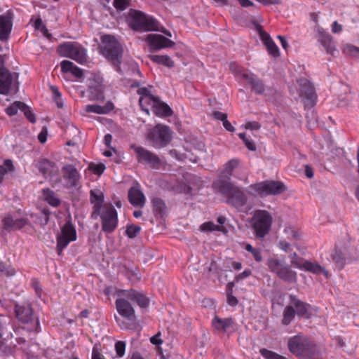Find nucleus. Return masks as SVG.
Segmentation results:
<instances>
[{
    "mask_svg": "<svg viewBox=\"0 0 359 359\" xmlns=\"http://www.w3.org/2000/svg\"><path fill=\"white\" fill-rule=\"evenodd\" d=\"M99 215L102 219V229L104 232L110 233L116 229L118 215L111 205L102 208V210L99 211Z\"/></svg>",
    "mask_w": 359,
    "mask_h": 359,
    "instance_id": "obj_13",
    "label": "nucleus"
},
{
    "mask_svg": "<svg viewBox=\"0 0 359 359\" xmlns=\"http://www.w3.org/2000/svg\"><path fill=\"white\" fill-rule=\"evenodd\" d=\"M269 269L276 273L280 279L294 283L297 280V273L290 269V266L276 257H273L267 260Z\"/></svg>",
    "mask_w": 359,
    "mask_h": 359,
    "instance_id": "obj_10",
    "label": "nucleus"
},
{
    "mask_svg": "<svg viewBox=\"0 0 359 359\" xmlns=\"http://www.w3.org/2000/svg\"><path fill=\"white\" fill-rule=\"evenodd\" d=\"M212 187L226 198L228 203L235 208H241L246 204L247 197L244 192L230 182L217 180L213 182Z\"/></svg>",
    "mask_w": 359,
    "mask_h": 359,
    "instance_id": "obj_2",
    "label": "nucleus"
},
{
    "mask_svg": "<svg viewBox=\"0 0 359 359\" xmlns=\"http://www.w3.org/2000/svg\"><path fill=\"white\" fill-rule=\"evenodd\" d=\"M21 111L24 113L25 116L31 123L36 122L34 114L30 111L29 108L25 104H24L22 110Z\"/></svg>",
    "mask_w": 359,
    "mask_h": 359,
    "instance_id": "obj_51",
    "label": "nucleus"
},
{
    "mask_svg": "<svg viewBox=\"0 0 359 359\" xmlns=\"http://www.w3.org/2000/svg\"><path fill=\"white\" fill-rule=\"evenodd\" d=\"M234 325V321L231 318H221L215 316L212 320V327L217 331L225 332Z\"/></svg>",
    "mask_w": 359,
    "mask_h": 359,
    "instance_id": "obj_27",
    "label": "nucleus"
},
{
    "mask_svg": "<svg viewBox=\"0 0 359 359\" xmlns=\"http://www.w3.org/2000/svg\"><path fill=\"white\" fill-rule=\"evenodd\" d=\"M0 271L6 273L8 276L13 275V271L8 267V266L3 263L0 262Z\"/></svg>",
    "mask_w": 359,
    "mask_h": 359,
    "instance_id": "obj_53",
    "label": "nucleus"
},
{
    "mask_svg": "<svg viewBox=\"0 0 359 359\" xmlns=\"http://www.w3.org/2000/svg\"><path fill=\"white\" fill-rule=\"evenodd\" d=\"M260 353L266 359H285V357L265 348L261 349Z\"/></svg>",
    "mask_w": 359,
    "mask_h": 359,
    "instance_id": "obj_46",
    "label": "nucleus"
},
{
    "mask_svg": "<svg viewBox=\"0 0 359 359\" xmlns=\"http://www.w3.org/2000/svg\"><path fill=\"white\" fill-rule=\"evenodd\" d=\"M244 143L249 150L255 151L256 149L255 144L252 142L250 141L248 139H245Z\"/></svg>",
    "mask_w": 359,
    "mask_h": 359,
    "instance_id": "obj_64",
    "label": "nucleus"
},
{
    "mask_svg": "<svg viewBox=\"0 0 359 359\" xmlns=\"http://www.w3.org/2000/svg\"><path fill=\"white\" fill-rule=\"evenodd\" d=\"M128 4V0H114V7L120 11L125 10Z\"/></svg>",
    "mask_w": 359,
    "mask_h": 359,
    "instance_id": "obj_52",
    "label": "nucleus"
},
{
    "mask_svg": "<svg viewBox=\"0 0 359 359\" xmlns=\"http://www.w3.org/2000/svg\"><path fill=\"white\" fill-rule=\"evenodd\" d=\"M128 200L130 203L136 207H143L146 198L138 186L132 187L128 190Z\"/></svg>",
    "mask_w": 359,
    "mask_h": 359,
    "instance_id": "obj_25",
    "label": "nucleus"
},
{
    "mask_svg": "<svg viewBox=\"0 0 359 359\" xmlns=\"http://www.w3.org/2000/svg\"><path fill=\"white\" fill-rule=\"evenodd\" d=\"M256 1L263 5L280 4L281 3L280 0H256Z\"/></svg>",
    "mask_w": 359,
    "mask_h": 359,
    "instance_id": "obj_62",
    "label": "nucleus"
},
{
    "mask_svg": "<svg viewBox=\"0 0 359 359\" xmlns=\"http://www.w3.org/2000/svg\"><path fill=\"white\" fill-rule=\"evenodd\" d=\"M131 148L135 152L139 162L147 163L154 168L160 167L161 161L155 154L142 147L132 145Z\"/></svg>",
    "mask_w": 359,
    "mask_h": 359,
    "instance_id": "obj_16",
    "label": "nucleus"
},
{
    "mask_svg": "<svg viewBox=\"0 0 359 359\" xmlns=\"http://www.w3.org/2000/svg\"><path fill=\"white\" fill-rule=\"evenodd\" d=\"M285 233L287 235V238L289 239H297L299 237L298 233L292 226H287L284 229Z\"/></svg>",
    "mask_w": 359,
    "mask_h": 359,
    "instance_id": "obj_48",
    "label": "nucleus"
},
{
    "mask_svg": "<svg viewBox=\"0 0 359 359\" xmlns=\"http://www.w3.org/2000/svg\"><path fill=\"white\" fill-rule=\"evenodd\" d=\"M330 256L338 269H341L344 266L345 258L341 251L335 249Z\"/></svg>",
    "mask_w": 359,
    "mask_h": 359,
    "instance_id": "obj_38",
    "label": "nucleus"
},
{
    "mask_svg": "<svg viewBox=\"0 0 359 359\" xmlns=\"http://www.w3.org/2000/svg\"><path fill=\"white\" fill-rule=\"evenodd\" d=\"M300 85L302 86L300 95L303 98L304 105L307 107H312L317 100L313 86L306 79L301 80Z\"/></svg>",
    "mask_w": 359,
    "mask_h": 359,
    "instance_id": "obj_17",
    "label": "nucleus"
},
{
    "mask_svg": "<svg viewBox=\"0 0 359 359\" xmlns=\"http://www.w3.org/2000/svg\"><path fill=\"white\" fill-rule=\"evenodd\" d=\"M61 69L65 73H72L76 78H81L83 76L81 69L76 66L72 62L69 60H63L60 63Z\"/></svg>",
    "mask_w": 359,
    "mask_h": 359,
    "instance_id": "obj_30",
    "label": "nucleus"
},
{
    "mask_svg": "<svg viewBox=\"0 0 359 359\" xmlns=\"http://www.w3.org/2000/svg\"><path fill=\"white\" fill-rule=\"evenodd\" d=\"M43 198L45 201L53 207H57L60 204V201L55 194L48 189H43Z\"/></svg>",
    "mask_w": 359,
    "mask_h": 359,
    "instance_id": "obj_35",
    "label": "nucleus"
},
{
    "mask_svg": "<svg viewBox=\"0 0 359 359\" xmlns=\"http://www.w3.org/2000/svg\"><path fill=\"white\" fill-rule=\"evenodd\" d=\"M150 59L156 63L161 64L168 67H173L174 65L173 61L168 55H153L150 56Z\"/></svg>",
    "mask_w": 359,
    "mask_h": 359,
    "instance_id": "obj_37",
    "label": "nucleus"
},
{
    "mask_svg": "<svg viewBox=\"0 0 359 359\" xmlns=\"http://www.w3.org/2000/svg\"><path fill=\"white\" fill-rule=\"evenodd\" d=\"M152 205L154 211L156 215L163 216L166 212V205L163 201L159 198H154L152 199Z\"/></svg>",
    "mask_w": 359,
    "mask_h": 359,
    "instance_id": "obj_36",
    "label": "nucleus"
},
{
    "mask_svg": "<svg viewBox=\"0 0 359 359\" xmlns=\"http://www.w3.org/2000/svg\"><path fill=\"white\" fill-rule=\"evenodd\" d=\"M147 139L154 147H163L171 140V131L168 126L158 124L148 132Z\"/></svg>",
    "mask_w": 359,
    "mask_h": 359,
    "instance_id": "obj_12",
    "label": "nucleus"
},
{
    "mask_svg": "<svg viewBox=\"0 0 359 359\" xmlns=\"http://www.w3.org/2000/svg\"><path fill=\"white\" fill-rule=\"evenodd\" d=\"M151 110L156 116L160 117H168L172 114V110L171 108L167 104L162 102L159 97Z\"/></svg>",
    "mask_w": 359,
    "mask_h": 359,
    "instance_id": "obj_29",
    "label": "nucleus"
},
{
    "mask_svg": "<svg viewBox=\"0 0 359 359\" xmlns=\"http://www.w3.org/2000/svg\"><path fill=\"white\" fill-rule=\"evenodd\" d=\"M130 25L135 30L153 31L158 29L157 22L153 18L138 11L131 13Z\"/></svg>",
    "mask_w": 359,
    "mask_h": 359,
    "instance_id": "obj_11",
    "label": "nucleus"
},
{
    "mask_svg": "<svg viewBox=\"0 0 359 359\" xmlns=\"http://www.w3.org/2000/svg\"><path fill=\"white\" fill-rule=\"evenodd\" d=\"M227 302H228V304L231 306H236L238 304L237 299L231 294H228Z\"/></svg>",
    "mask_w": 359,
    "mask_h": 359,
    "instance_id": "obj_63",
    "label": "nucleus"
},
{
    "mask_svg": "<svg viewBox=\"0 0 359 359\" xmlns=\"http://www.w3.org/2000/svg\"><path fill=\"white\" fill-rule=\"evenodd\" d=\"M114 108L112 103L109 102L104 106H100L97 104H88L85 107L87 112L95 113L98 114H104L109 112Z\"/></svg>",
    "mask_w": 359,
    "mask_h": 359,
    "instance_id": "obj_33",
    "label": "nucleus"
},
{
    "mask_svg": "<svg viewBox=\"0 0 359 359\" xmlns=\"http://www.w3.org/2000/svg\"><path fill=\"white\" fill-rule=\"evenodd\" d=\"M278 247L283 251L287 252L290 248V244L285 241H280L278 243Z\"/></svg>",
    "mask_w": 359,
    "mask_h": 359,
    "instance_id": "obj_56",
    "label": "nucleus"
},
{
    "mask_svg": "<svg viewBox=\"0 0 359 359\" xmlns=\"http://www.w3.org/2000/svg\"><path fill=\"white\" fill-rule=\"evenodd\" d=\"M58 53L66 57H69L81 65L87 62L86 50L76 42H65L57 48Z\"/></svg>",
    "mask_w": 359,
    "mask_h": 359,
    "instance_id": "obj_8",
    "label": "nucleus"
},
{
    "mask_svg": "<svg viewBox=\"0 0 359 359\" xmlns=\"http://www.w3.org/2000/svg\"><path fill=\"white\" fill-rule=\"evenodd\" d=\"M24 104L25 103L22 102H15L13 104L6 109V113L8 116L15 115L18 110H22Z\"/></svg>",
    "mask_w": 359,
    "mask_h": 359,
    "instance_id": "obj_41",
    "label": "nucleus"
},
{
    "mask_svg": "<svg viewBox=\"0 0 359 359\" xmlns=\"http://www.w3.org/2000/svg\"><path fill=\"white\" fill-rule=\"evenodd\" d=\"M103 90L102 79L100 77L94 76L90 79L88 91L93 99L100 100L103 98Z\"/></svg>",
    "mask_w": 359,
    "mask_h": 359,
    "instance_id": "obj_21",
    "label": "nucleus"
},
{
    "mask_svg": "<svg viewBox=\"0 0 359 359\" xmlns=\"http://www.w3.org/2000/svg\"><path fill=\"white\" fill-rule=\"evenodd\" d=\"M18 76L8 70L0 74V94L11 95L18 91Z\"/></svg>",
    "mask_w": 359,
    "mask_h": 359,
    "instance_id": "obj_15",
    "label": "nucleus"
},
{
    "mask_svg": "<svg viewBox=\"0 0 359 359\" xmlns=\"http://www.w3.org/2000/svg\"><path fill=\"white\" fill-rule=\"evenodd\" d=\"M258 32L259 37L263 43L266 46L269 53L273 57L279 56V49L269 34L264 31L260 27H258Z\"/></svg>",
    "mask_w": 359,
    "mask_h": 359,
    "instance_id": "obj_22",
    "label": "nucleus"
},
{
    "mask_svg": "<svg viewBox=\"0 0 359 359\" xmlns=\"http://www.w3.org/2000/svg\"><path fill=\"white\" fill-rule=\"evenodd\" d=\"M14 170L13 162L10 159L4 161L2 165L0 166V182L4 180V175Z\"/></svg>",
    "mask_w": 359,
    "mask_h": 359,
    "instance_id": "obj_39",
    "label": "nucleus"
},
{
    "mask_svg": "<svg viewBox=\"0 0 359 359\" xmlns=\"http://www.w3.org/2000/svg\"><path fill=\"white\" fill-rule=\"evenodd\" d=\"M35 27L37 29L40 30L43 34V35H45L47 37H49L50 34H48V31L46 27L43 23L41 19H37L35 21Z\"/></svg>",
    "mask_w": 359,
    "mask_h": 359,
    "instance_id": "obj_50",
    "label": "nucleus"
},
{
    "mask_svg": "<svg viewBox=\"0 0 359 359\" xmlns=\"http://www.w3.org/2000/svg\"><path fill=\"white\" fill-rule=\"evenodd\" d=\"M245 249L252 255L256 262H259L262 260V256L259 249L253 248L250 244H246Z\"/></svg>",
    "mask_w": 359,
    "mask_h": 359,
    "instance_id": "obj_45",
    "label": "nucleus"
},
{
    "mask_svg": "<svg viewBox=\"0 0 359 359\" xmlns=\"http://www.w3.org/2000/svg\"><path fill=\"white\" fill-rule=\"evenodd\" d=\"M50 88L53 93V99L56 103L57 107L58 108H62L64 107V102L57 88L55 86H51Z\"/></svg>",
    "mask_w": 359,
    "mask_h": 359,
    "instance_id": "obj_44",
    "label": "nucleus"
},
{
    "mask_svg": "<svg viewBox=\"0 0 359 359\" xmlns=\"http://www.w3.org/2000/svg\"><path fill=\"white\" fill-rule=\"evenodd\" d=\"M250 223L256 237L264 238L271 230L273 217L268 211L257 210L254 212Z\"/></svg>",
    "mask_w": 359,
    "mask_h": 359,
    "instance_id": "obj_6",
    "label": "nucleus"
},
{
    "mask_svg": "<svg viewBox=\"0 0 359 359\" xmlns=\"http://www.w3.org/2000/svg\"><path fill=\"white\" fill-rule=\"evenodd\" d=\"M15 312L20 321L27 323L32 319L33 311L29 304H15Z\"/></svg>",
    "mask_w": 359,
    "mask_h": 359,
    "instance_id": "obj_23",
    "label": "nucleus"
},
{
    "mask_svg": "<svg viewBox=\"0 0 359 359\" xmlns=\"http://www.w3.org/2000/svg\"><path fill=\"white\" fill-rule=\"evenodd\" d=\"M76 231L70 221L66 222L61 228V233L57 237V252L60 255L70 242L76 240Z\"/></svg>",
    "mask_w": 359,
    "mask_h": 359,
    "instance_id": "obj_14",
    "label": "nucleus"
},
{
    "mask_svg": "<svg viewBox=\"0 0 359 359\" xmlns=\"http://www.w3.org/2000/svg\"><path fill=\"white\" fill-rule=\"evenodd\" d=\"M161 334L158 333L156 335L151 337L150 341L153 344L158 345L163 343L162 339L160 338Z\"/></svg>",
    "mask_w": 359,
    "mask_h": 359,
    "instance_id": "obj_59",
    "label": "nucleus"
},
{
    "mask_svg": "<svg viewBox=\"0 0 359 359\" xmlns=\"http://www.w3.org/2000/svg\"><path fill=\"white\" fill-rule=\"evenodd\" d=\"M104 196L100 191H90V201L94 204L93 211L92 212V217L96 219L99 216V211L102 210L105 205H110V204L103 205Z\"/></svg>",
    "mask_w": 359,
    "mask_h": 359,
    "instance_id": "obj_24",
    "label": "nucleus"
},
{
    "mask_svg": "<svg viewBox=\"0 0 359 359\" xmlns=\"http://www.w3.org/2000/svg\"><path fill=\"white\" fill-rule=\"evenodd\" d=\"M158 98V97H155L153 95L151 96L140 97L139 102L142 109L147 114H149V107L151 109L153 108Z\"/></svg>",
    "mask_w": 359,
    "mask_h": 359,
    "instance_id": "obj_34",
    "label": "nucleus"
},
{
    "mask_svg": "<svg viewBox=\"0 0 359 359\" xmlns=\"http://www.w3.org/2000/svg\"><path fill=\"white\" fill-rule=\"evenodd\" d=\"M13 18L8 12L0 15V41H6L9 38L13 27Z\"/></svg>",
    "mask_w": 359,
    "mask_h": 359,
    "instance_id": "obj_19",
    "label": "nucleus"
},
{
    "mask_svg": "<svg viewBox=\"0 0 359 359\" xmlns=\"http://www.w3.org/2000/svg\"><path fill=\"white\" fill-rule=\"evenodd\" d=\"M298 317L309 318L311 315V305L297 298L294 294L289 295V302L283 311L282 324L289 325L294 318Z\"/></svg>",
    "mask_w": 359,
    "mask_h": 359,
    "instance_id": "obj_3",
    "label": "nucleus"
},
{
    "mask_svg": "<svg viewBox=\"0 0 359 359\" xmlns=\"http://www.w3.org/2000/svg\"><path fill=\"white\" fill-rule=\"evenodd\" d=\"M342 31V26L337 21H334L332 25V32L333 33L339 34Z\"/></svg>",
    "mask_w": 359,
    "mask_h": 359,
    "instance_id": "obj_58",
    "label": "nucleus"
},
{
    "mask_svg": "<svg viewBox=\"0 0 359 359\" xmlns=\"http://www.w3.org/2000/svg\"><path fill=\"white\" fill-rule=\"evenodd\" d=\"M302 270L313 273L315 274L323 273L326 278L329 276V272L322 266L317 263L306 261L304 262Z\"/></svg>",
    "mask_w": 359,
    "mask_h": 359,
    "instance_id": "obj_32",
    "label": "nucleus"
},
{
    "mask_svg": "<svg viewBox=\"0 0 359 359\" xmlns=\"http://www.w3.org/2000/svg\"><path fill=\"white\" fill-rule=\"evenodd\" d=\"M288 348L293 354L306 359H316L317 349L306 337L297 335L288 341Z\"/></svg>",
    "mask_w": 359,
    "mask_h": 359,
    "instance_id": "obj_5",
    "label": "nucleus"
},
{
    "mask_svg": "<svg viewBox=\"0 0 359 359\" xmlns=\"http://www.w3.org/2000/svg\"><path fill=\"white\" fill-rule=\"evenodd\" d=\"M64 177L67 181V184L70 187L76 185L77 182L80 179V175L77 170L72 165H67L63 168Z\"/></svg>",
    "mask_w": 359,
    "mask_h": 359,
    "instance_id": "obj_28",
    "label": "nucleus"
},
{
    "mask_svg": "<svg viewBox=\"0 0 359 359\" xmlns=\"http://www.w3.org/2000/svg\"><path fill=\"white\" fill-rule=\"evenodd\" d=\"M358 47L351 43H344L341 46V51L346 55L355 58Z\"/></svg>",
    "mask_w": 359,
    "mask_h": 359,
    "instance_id": "obj_40",
    "label": "nucleus"
},
{
    "mask_svg": "<svg viewBox=\"0 0 359 359\" xmlns=\"http://www.w3.org/2000/svg\"><path fill=\"white\" fill-rule=\"evenodd\" d=\"M118 298L116 302V308L118 313L128 320L135 318V309L128 302H135L141 308H146L149 305V299L142 292L135 290H121L118 292Z\"/></svg>",
    "mask_w": 359,
    "mask_h": 359,
    "instance_id": "obj_1",
    "label": "nucleus"
},
{
    "mask_svg": "<svg viewBox=\"0 0 359 359\" xmlns=\"http://www.w3.org/2000/svg\"><path fill=\"white\" fill-rule=\"evenodd\" d=\"M285 187L281 182L264 181L251 184L248 193L254 196L264 197L269 195H278L283 192Z\"/></svg>",
    "mask_w": 359,
    "mask_h": 359,
    "instance_id": "obj_7",
    "label": "nucleus"
},
{
    "mask_svg": "<svg viewBox=\"0 0 359 359\" xmlns=\"http://www.w3.org/2000/svg\"><path fill=\"white\" fill-rule=\"evenodd\" d=\"M147 41L150 47L158 50L165 48H170L175 45V43L161 34H150L147 36Z\"/></svg>",
    "mask_w": 359,
    "mask_h": 359,
    "instance_id": "obj_18",
    "label": "nucleus"
},
{
    "mask_svg": "<svg viewBox=\"0 0 359 359\" xmlns=\"http://www.w3.org/2000/svg\"><path fill=\"white\" fill-rule=\"evenodd\" d=\"M137 93L140 95V97L145 96H151V92L147 88H140L137 90Z\"/></svg>",
    "mask_w": 359,
    "mask_h": 359,
    "instance_id": "obj_55",
    "label": "nucleus"
},
{
    "mask_svg": "<svg viewBox=\"0 0 359 359\" xmlns=\"http://www.w3.org/2000/svg\"><path fill=\"white\" fill-rule=\"evenodd\" d=\"M100 49L102 55L111 62L118 72L123 48L115 37L111 35L103 36Z\"/></svg>",
    "mask_w": 359,
    "mask_h": 359,
    "instance_id": "obj_4",
    "label": "nucleus"
},
{
    "mask_svg": "<svg viewBox=\"0 0 359 359\" xmlns=\"http://www.w3.org/2000/svg\"><path fill=\"white\" fill-rule=\"evenodd\" d=\"M213 116L215 119L220 120L222 122L227 118V115L220 111H215Z\"/></svg>",
    "mask_w": 359,
    "mask_h": 359,
    "instance_id": "obj_57",
    "label": "nucleus"
},
{
    "mask_svg": "<svg viewBox=\"0 0 359 359\" xmlns=\"http://www.w3.org/2000/svg\"><path fill=\"white\" fill-rule=\"evenodd\" d=\"M231 70L235 73L238 79L245 81L251 86L252 91L258 95H262L265 91V86L261 79L251 72L245 71L236 63L231 64Z\"/></svg>",
    "mask_w": 359,
    "mask_h": 359,
    "instance_id": "obj_9",
    "label": "nucleus"
},
{
    "mask_svg": "<svg viewBox=\"0 0 359 359\" xmlns=\"http://www.w3.org/2000/svg\"><path fill=\"white\" fill-rule=\"evenodd\" d=\"M38 139L41 143H44L47 140V130L43 129L38 135Z\"/></svg>",
    "mask_w": 359,
    "mask_h": 359,
    "instance_id": "obj_60",
    "label": "nucleus"
},
{
    "mask_svg": "<svg viewBox=\"0 0 359 359\" xmlns=\"http://www.w3.org/2000/svg\"><path fill=\"white\" fill-rule=\"evenodd\" d=\"M318 41L324 47L327 53L330 55L334 54L336 50V46L330 34L324 31L319 32Z\"/></svg>",
    "mask_w": 359,
    "mask_h": 359,
    "instance_id": "obj_26",
    "label": "nucleus"
},
{
    "mask_svg": "<svg viewBox=\"0 0 359 359\" xmlns=\"http://www.w3.org/2000/svg\"><path fill=\"white\" fill-rule=\"evenodd\" d=\"M27 219L24 218L14 219L11 215H6L2 219L3 231L11 232L15 229H20L27 224Z\"/></svg>",
    "mask_w": 359,
    "mask_h": 359,
    "instance_id": "obj_20",
    "label": "nucleus"
},
{
    "mask_svg": "<svg viewBox=\"0 0 359 359\" xmlns=\"http://www.w3.org/2000/svg\"><path fill=\"white\" fill-rule=\"evenodd\" d=\"M200 229L203 231H220L222 230V227L221 226H217L212 222H207L203 223V224L201 225Z\"/></svg>",
    "mask_w": 359,
    "mask_h": 359,
    "instance_id": "obj_43",
    "label": "nucleus"
},
{
    "mask_svg": "<svg viewBox=\"0 0 359 359\" xmlns=\"http://www.w3.org/2000/svg\"><path fill=\"white\" fill-rule=\"evenodd\" d=\"M260 128V124L257 121H251L248 122L245 125L246 129L250 130H258Z\"/></svg>",
    "mask_w": 359,
    "mask_h": 359,
    "instance_id": "obj_54",
    "label": "nucleus"
},
{
    "mask_svg": "<svg viewBox=\"0 0 359 359\" xmlns=\"http://www.w3.org/2000/svg\"><path fill=\"white\" fill-rule=\"evenodd\" d=\"M115 349L118 357H123L125 353L126 344L123 341H118L115 344Z\"/></svg>",
    "mask_w": 359,
    "mask_h": 359,
    "instance_id": "obj_49",
    "label": "nucleus"
},
{
    "mask_svg": "<svg viewBox=\"0 0 359 359\" xmlns=\"http://www.w3.org/2000/svg\"><path fill=\"white\" fill-rule=\"evenodd\" d=\"M238 164L239 160L237 158H233L229 161L225 163L223 172L218 180L222 179L229 182L230 177L232 175L233 170L238 166Z\"/></svg>",
    "mask_w": 359,
    "mask_h": 359,
    "instance_id": "obj_31",
    "label": "nucleus"
},
{
    "mask_svg": "<svg viewBox=\"0 0 359 359\" xmlns=\"http://www.w3.org/2000/svg\"><path fill=\"white\" fill-rule=\"evenodd\" d=\"M250 274H251V270L245 269V271H243L242 273H239L236 276V279H237V280H243V279L248 277L249 276H250Z\"/></svg>",
    "mask_w": 359,
    "mask_h": 359,
    "instance_id": "obj_61",
    "label": "nucleus"
},
{
    "mask_svg": "<svg viewBox=\"0 0 359 359\" xmlns=\"http://www.w3.org/2000/svg\"><path fill=\"white\" fill-rule=\"evenodd\" d=\"M290 258L291 259V264L294 267H297L301 270H302L304 266V261L302 257H299L296 252H294L290 255Z\"/></svg>",
    "mask_w": 359,
    "mask_h": 359,
    "instance_id": "obj_42",
    "label": "nucleus"
},
{
    "mask_svg": "<svg viewBox=\"0 0 359 359\" xmlns=\"http://www.w3.org/2000/svg\"><path fill=\"white\" fill-rule=\"evenodd\" d=\"M140 227L136 225L128 226L126 229V234L129 238H135L140 231Z\"/></svg>",
    "mask_w": 359,
    "mask_h": 359,
    "instance_id": "obj_47",
    "label": "nucleus"
}]
</instances>
